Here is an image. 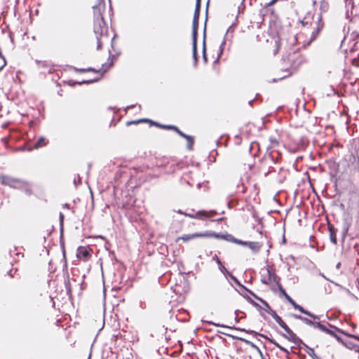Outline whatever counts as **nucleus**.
Listing matches in <instances>:
<instances>
[{
    "label": "nucleus",
    "instance_id": "36",
    "mask_svg": "<svg viewBox=\"0 0 359 359\" xmlns=\"http://www.w3.org/2000/svg\"><path fill=\"white\" fill-rule=\"evenodd\" d=\"M214 325H215V326H217V327H224V325H219V324H215V323H214Z\"/></svg>",
    "mask_w": 359,
    "mask_h": 359
},
{
    "label": "nucleus",
    "instance_id": "33",
    "mask_svg": "<svg viewBox=\"0 0 359 359\" xmlns=\"http://www.w3.org/2000/svg\"><path fill=\"white\" fill-rule=\"evenodd\" d=\"M334 337L337 339V340L339 342H341V339L340 337H339L337 334H336V336H334Z\"/></svg>",
    "mask_w": 359,
    "mask_h": 359
},
{
    "label": "nucleus",
    "instance_id": "34",
    "mask_svg": "<svg viewBox=\"0 0 359 359\" xmlns=\"http://www.w3.org/2000/svg\"><path fill=\"white\" fill-rule=\"evenodd\" d=\"M318 325H320V323H313V324L312 325L315 327L318 328Z\"/></svg>",
    "mask_w": 359,
    "mask_h": 359
},
{
    "label": "nucleus",
    "instance_id": "5",
    "mask_svg": "<svg viewBox=\"0 0 359 359\" xmlns=\"http://www.w3.org/2000/svg\"><path fill=\"white\" fill-rule=\"evenodd\" d=\"M194 239L196 238H216L226 239V236L220 235L211 231L192 233Z\"/></svg>",
    "mask_w": 359,
    "mask_h": 359
},
{
    "label": "nucleus",
    "instance_id": "12",
    "mask_svg": "<svg viewBox=\"0 0 359 359\" xmlns=\"http://www.w3.org/2000/svg\"><path fill=\"white\" fill-rule=\"evenodd\" d=\"M248 246L255 252L259 251L260 249V245L256 242H249Z\"/></svg>",
    "mask_w": 359,
    "mask_h": 359
},
{
    "label": "nucleus",
    "instance_id": "30",
    "mask_svg": "<svg viewBox=\"0 0 359 359\" xmlns=\"http://www.w3.org/2000/svg\"><path fill=\"white\" fill-rule=\"evenodd\" d=\"M225 43H226V40H225V39H224V40H223V41H222V44H221V46H220V48H221L220 54H221V53H222V51H223L224 46Z\"/></svg>",
    "mask_w": 359,
    "mask_h": 359
},
{
    "label": "nucleus",
    "instance_id": "38",
    "mask_svg": "<svg viewBox=\"0 0 359 359\" xmlns=\"http://www.w3.org/2000/svg\"><path fill=\"white\" fill-rule=\"evenodd\" d=\"M104 66L103 65V67H102L103 72H105L107 71V69H104Z\"/></svg>",
    "mask_w": 359,
    "mask_h": 359
},
{
    "label": "nucleus",
    "instance_id": "41",
    "mask_svg": "<svg viewBox=\"0 0 359 359\" xmlns=\"http://www.w3.org/2000/svg\"><path fill=\"white\" fill-rule=\"evenodd\" d=\"M196 2H201V0H196Z\"/></svg>",
    "mask_w": 359,
    "mask_h": 359
},
{
    "label": "nucleus",
    "instance_id": "29",
    "mask_svg": "<svg viewBox=\"0 0 359 359\" xmlns=\"http://www.w3.org/2000/svg\"><path fill=\"white\" fill-rule=\"evenodd\" d=\"M326 333L330 334V335H331V336H332V337H334V336H336V334L333 331H332V330H330L329 329L327 330Z\"/></svg>",
    "mask_w": 359,
    "mask_h": 359
},
{
    "label": "nucleus",
    "instance_id": "15",
    "mask_svg": "<svg viewBox=\"0 0 359 359\" xmlns=\"http://www.w3.org/2000/svg\"><path fill=\"white\" fill-rule=\"evenodd\" d=\"M201 2H196L194 15V19H198L200 14Z\"/></svg>",
    "mask_w": 359,
    "mask_h": 359
},
{
    "label": "nucleus",
    "instance_id": "19",
    "mask_svg": "<svg viewBox=\"0 0 359 359\" xmlns=\"http://www.w3.org/2000/svg\"><path fill=\"white\" fill-rule=\"evenodd\" d=\"M219 266V271L223 273V274H229L230 273L227 271V269L222 265V264L221 263V265H218Z\"/></svg>",
    "mask_w": 359,
    "mask_h": 359
},
{
    "label": "nucleus",
    "instance_id": "13",
    "mask_svg": "<svg viewBox=\"0 0 359 359\" xmlns=\"http://www.w3.org/2000/svg\"><path fill=\"white\" fill-rule=\"evenodd\" d=\"M297 309L299 310L301 313H304L313 318H317V317L316 316H314L313 314H312L311 313H310L309 311L305 310L303 309V307H302L301 306L298 305V306H296V309Z\"/></svg>",
    "mask_w": 359,
    "mask_h": 359
},
{
    "label": "nucleus",
    "instance_id": "18",
    "mask_svg": "<svg viewBox=\"0 0 359 359\" xmlns=\"http://www.w3.org/2000/svg\"><path fill=\"white\" fill-rule=\"evenodd\" d=\"M187 147L189 149H191L193 146V144H194L193 138L189 136L188 138H187Z\"/></svg>",
    "mask_w": 359,
    "mask_h": 359
},
{
    "label": "nucleus",
    "instance_id": "21",
    "mask_svg": "<svg viewBox=\"0 0 359 359\" xmlns=\"http://www.w3.org/2000/svg\"><path fill=\"white\" fill-rule=\"evenodd\" d=\"M281 291L284 294L285 299L290 302V300H292V299L285 292V290H281Z\"/></svg>",
    "mask_w": 359,
    "mask_h": 359
},
{
    "label": "nucleus",
    "instance_id": "7",
    "mask_svg": "<svg viewBox=\"0 0 359 359\" xmlns=\"http://www.w3.org/2000/svg\"><path fill=\"white\" fill-rule=\"evenodd\" d=\"M76 256L79 259L86 260L90 257V252L86 248L81 247L78 249Z\"/></svg>",
    "mask_w": 359,
    "mask_h": 359
},
{
    "label": "nucleus",
    "instance_id": "40",
    "mask_svg": "<svg viewBox=\"0 0 359 359\" xmlns=\"http://www.w3.org/2000/svg\"><path fill=\"white\" fill-rule=\"evenodd\" d=\"M353 337H354L355 339H356L359 340V337H358L354 336Z\"/></svg>",
    "mask_w": 359,
    "mask_h": 359
},
{
    "label": "nucleus",
    "instance_id": "26",
    "mask_svg": "<svg viewBox=\"0 0 359 359\" xmlns=\"http://www.w3.org/2000/svg\"><path fill=\"white\" fill-rule=\"evenodd\" d=\"M235 243H238V244H241V245H248V242H243V241H238V240H236Z\"/></svg>",
    "mask_w": 359,
    "mask_h": 359
},
{
    "label": "nucleus",
    "instance_id": "39",
    "mask_svg": "<svg viewBox=\"0 0 359 359\" xmlns=\"http://www.w3.org/2000/svg\"><path fill=\"white\" fill-rule=\"evenodd\" d=\"M179 213L184 215L185 213L182 212V210L178 211Z\"/></svg>",
    "mask_w": 359,
    "mask_h": 359
},
{
    "label": "nucleus",
    "instance_id": "32",
    "mask_svg": "<svg viewBox=\"0 0 359 359\" xmlns=\"http://www.w3.org/2000/svg\"><path fill=\"white\" fill-rule=\"evenodd\" d=\"M330 239H331V241H332L333 243H334V244H336V243H337V239H336L335 236H334L331 235Z\"/></svg>",
    "mask_w": 359,
    "mask_h": 359
},
{
    "label": "nucleus",
    "instance_id": "14",
    "mask_svg": "<svg viewBox=\"0 0 359 359\" xmlns=\"http://www.w3.org/2000/svg\"><path fill=\"white\" fill-rule=\"evenodd\" d=\"M46 144V139L43 137H40L34 145V148L37 149Z\"/></svg>",
    "mask_w": 359,
    "mask_h": 359
},
{
    "label": "nucleus",
    "instance_id": "24",
    "mask_svg": "<svg viewBox=\"0 0 359 359\" xmlns=\"http://www.w3.org/2000/svg\"><path fill=\"white\" fill-rule=\"evenodd\" d=\"M318 329H320V330L325 332H327V328H326L324 325H323L322 324L320 325H318Z\"/></svg>",
    "mask_w": 359,
    "mask_h": 359
},
{
    "label": "nucleus",
    "instance_id": "11",
    "mask_svg": "<svg viewBox=\"0 0 359 359\" xmlns=\"http://www.w3.org/2000/svg\"><path fill=\"white\" fill-rule=\"evenodd\" d=\"M192 239H194V236H193L192 233H191V234H185V235H183L182 236L178 237L176 239V241L177 242V241L182 240L184 242H188V241H191Z\"/></svg>",
    "mask_w": 359,
    "mask_h": 359
},
{
    "label": "nucleus",
    "instance_id": "6",
    "mask_svg": "<svg viewBox=\"0 0 359 359\" xmlns=\"http://www.w3.org/2000/svg\"><path fill=\"white\" fill-rule=\"evenodd\" d=\"M215 214H216V212L213 211V210L210 211V212L202 210V211H198L195 215H191V214H187V213L184 215L191 218H194V219L198 218V219H203L205 218L211 217L214 216Z\"/></svg>",
    "mask_w": 359,
    "mask_h": 359
},
{
    "label": "nucleus",
    "instance_id": "9",
    "mask_svg": "<svg viewBox=\"0 0 359 359\" xmlns=\"http://www.w3.org/2000/svg\"><path fill=\"white\" fill-rule=\"evenodd\" d=\"M272 316L273 319L279 324V325L285 329L287 325L284 323L281 318L278 316L275 312H273Z\"/></svg>",
    "mask_w": 359,
    "mask_h": 359
},
{
    "label": "nucleus",
    "instance_id": "25",
    "mask_svg": "<svg viewBox=\"0 0 359 359\" xmlns=\"http://www.w3.org/2000/svg\"><path fill=\"white\" fill-rule=\"evenodd\" d=\"M97 81V79H95V80H90V81H83L81 82H79L78 83L79 84H82V83H92V82H94V81Z\"/></svg>",
    "mask_w": 359,
    "mask_h": 359
},
{
    "label": "nucleus",
    "instance_id": "8",
    "mask_svg": "<svg viewBox=\"0 0 359 359\" xmlns=\"http://www.w3.org/2000/svg\"><path fill=\"white\" fill-rule=\"evenodd\" d=\"M284 330L287 332V336H285V338H287V339H289L290 341H294L295 339H297V336L295 335V334H294L292 332V331L289 328L288 326H287Z\"/></svg>",
    "mask_w": 359,
    "mask_h": 359
},
{
    "label": "nucleus",
    "instance_id": "10",
    "mask_svg": "<svg viewBox=\"0 0 359 359\" xmlns=\"http://www.w3.org/2000/svg\"><path fill=\"white\" fill-rule=\"evenodd\" d=\"M156 125H157V126H160V127H161V128H171V129H174V130H175L178 133V134H179L180 136H182V137H184V138H186V139H187V138H188V137H189V135H185L184 133H182V132H181L180 130H178L176 127H175V126H160V125H158V124H156Z\"/></svg>",
    "mask_w": 359,
    "mask_h": 359
},
{
    "label": "nucleus",
    "instance_id": "27",
    "mask_svg": "<svg viewBox=\"0 0 359 359\" xmlns=\"http://www.w3.org/2000/svg\"><path fill=\"white\" fill-rule=\"evenodd\" d=\"M273 344H274V345H275L276 347H278V348H280V350H282V351H283L287 352V350H286L285 348H284L283 347H282L281 346H280L278 344H277V343H276V342H274Z\"/></svg>",
    "mask_w": 359,
    "mask_h": 359
},
{
    "label": "nucleus",
    "instance_id": "3",
    "mask_svg": "<svg viewBox=\"0 0 359 359\" xmlns=\"http://www.w3.org/2000/svg\"><path fill=\"white\" fill-rule=\"evenodd\" d=\"M198 27V19H194L192 22V36H193V55L194 58V64L197 63V57H196V36H197V29Z\"/></svg>",
    "mask_w": 359,
    "mask_h": 359
},
{
    "label": "nucleus",
    "instance_id": "31",
    "mask_svg": "<svg viewBox=\"0 0 359 359\" xmlns=\"http://www.w3.org/2000/svg\"><path fill=\"white\" fill-rule=\"evenodd\" d=\"M290 303L293 306L294 309H296V306L299 305L293 299L290 300Z\"/></svg>",
    "mask_w": 359,
    "mask_h": 359
},
{
    "label": "nucleus",
    "instance_id": "22",
    "mask_svg": "<svg viewBox=\"0 0 359 359\" xmlns=\"http://www.w3.org/2000/svg\"><path fill=\"white\" fill-rule=\"evenodd\" d=\"M212 259L215 260L218 265H221L222 262L216 255L212 257Z\"/></svg>",
    "mask_w": 359,
    "mask_h": 359
},
{
    "label": "nucleus",
    "instance_id": "20",
    "mask_svg": "<svg viewBox=\"0 0 359 359\" xmlns=\"http://www.w3.org/2000/svg\"><path fill=\"white\" fill-rule=\"evenodd\" d=\"M229 276L231 277V278L236 283L238 284L240 287H243L244 288V286L242 285L239 282L238 280L231 273L229 274Z\"/></svg>",
    "mask_w": 359,
    "mask_h": 359
},
{
    "label": "nucleus",
    "instance_id": "4",
    "mask_svg": "<svg viewBox=\"0 0 359 359\" xmlns=\"http://www.w3.org/2000/svg\"><path fill=\"white\" fill-rule=\"evenodd\" d=\"M276 278L274 272L270 268H266L263 270L262 273V282L264 284H270L276 281Z\"/></svg>",
    "mask_w": 359,
    "mask_h": 359
},
{
    "label": "nucleus",
    "instance_id": "17",
    "mask_svg": "<svg viewBox=\"0 0 359 359\" xmlns=\"http://www.w3.org/2000/svg\"><path fill=\"white\" fill-rule=\"evenodd\" d=\"M307 353L313 359H319V358L315 353L314 350L311 348H308Z\"/></svg>",
    "mask_w": 359,
    "mask_h": 359
},
{
    "label": "nucleus",
    "instance_id": "35",
    "mask_svg": "<svg viewBox=\"0 0 359 359\" xmlns=\"http://www.w3.org/2000/svg\"><path fill=\"white\" fill-rule=\"evenodd\" d=\"M145 121H147V119L139 120V121H135L134 123H137L145 122Z\"/></svg>",
    "mask_w": 359,
    "mask_h": 359
},
{
    "label": "nucleus",
    "instance_id": "23",
    "mask_svg": "<svg viewBox=\"0 0 359 359\" xmlns=\"http://www.w3.org/2000/svg\"><path fill=\"white\" fill-rule=\"evenodd\" d=\"M318 329H320V330L325 332H327V328H326L324 325H323L322 324L320 325H318Z\"/></svg>",
    "mask_w": 359,
    "mask_h": 359
},
{
    "label": "nucleus",
    "instance_id": "16",
    "mask_svg": "<svg viewBox=\"0 0 359 359\" xmlns=\"http://www.w3.org/2000/svg\"><path fill=\"white\" fill-rule=\"evenodd\" d=\"M294 318H297L299 320H302L303 322H304L307 325H312L313 324V321H311V320H309V319H308L306 318L302 317L301 316H297V315H294Z\"/></svg>",
    "mask_w": 359,
    "mask_h": 359
},
{
    "label": "nucleus",
    "instance_id": "1",
    "mask_svg": "<svg viewBox=\"0 0 359 359\" xmlns=\"http://www.w3.org/2000/svg\"><path fill=\"white\" fill-rule=\"evenodd\" d=\"M93 8L95 18L94 32L97 35V48L100 49L103 43L102 38L106 37L107 33V28L102 17V11L104 6L100 4L94 6Z\"/></svg>",
    "mask_w": 359,
    "mask_h": 359
},
{
    "label": "nucleus",
    "instance_id": "28",
    "mask_svg": "<svg viewBox=\"0 0 359 359\" xmlns=\"http://www.w3.org/2000/svg\"><path fill=\"white\" fill-rule=\"evenodd\" d=\"M203 60H205V62H207V57H206V55H205V45L203 46Z\"/></svg>",
    "mask_w": 359,
    "mask_h": 359
},
{
    "label": "nucleus",
    "instance_id": "2",
    "mask_svg": "<svg viewBox=\"0 0 359 359\" xmlns=\"http://www.w3.org/2000/svg\"><path fill=\"white\" fill-rule=\"evenodd\" d=\"M1 183L12 188L24 189L25 191H28L29 187L27 182L11 177H3L1 179Z\"/></svg>",
    "mask_w": 359,
    "mask_h": 359
},
{
    "label": "nucleus",
    "instance_id": "37",
    "mask_svg": "<svg viewBox=\"0 0 359 359\" xmlns=\"http://www.w3.org/2000/svg\"><path fill=\"white\" fill-rule=\"evenodd\" d=\"M60 219H61V222H62V219H63V215L62 214H60Z\"/></svg>",
    "mask_w": 359,
    "mask_h": 359
}]
</instances>
